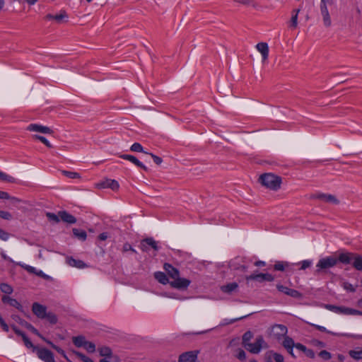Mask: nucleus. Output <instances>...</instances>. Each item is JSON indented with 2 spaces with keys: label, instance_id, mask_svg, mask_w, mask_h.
Segmentation results:
<instances>
[{
  "label": "nucleus",
  "instance_id": "obj_46",
  "mask_svg": "<svg viewBox=\"0 0 362 362\" xmlns=\"http://www.w3.org/2000/svg\"><path fill=\"white\" fill-rule=\"evenodd\" d=\"M83 348L89 353H93L95 351V345L91 341H87Z\"/></svg>",
  "mask_w": 362,
  "mask_h": 362
},
{
  "label": "nucleus",
  "instance_id": "obj_4",
  "mask_svg": "<svg viewBox=\"0 0 362 362\" xmlns=\"http://www.w3.org/2000/svg\"><path fill=\"white\" fill-rule=\"evenodd\" d=\"M267 344L262 336H258L255 343L245 344V349L252 354H259L262 348H266Z\"/></svg>",
  "mask_w": 362,
  "mask_h": 362
},
{
  "label": "nucleus",
  "instance_id": "obj_52",
  "mask_svg": "<svg viewBox=\"0 0 362 362\" xmlns=\"http://www.w3.org/2000/svg\"><path fill=\"white\" fill-rule=\"evenodd\" d=\"M10 236H11V234L9 233L0 228V239L1 240H4V241H6L8 240Z\"/></svg>",
  "mask_w": 362,
  "mask_h": 362
},
{
  "label": "nucleus",
  "instance_id": "obj_25",
  "mask_svg": "<svg viewBox=\"0 0 362 362\" xmlns=\"http://www.w3.org/2000/svg\"><path fill=\"white\" fill-rule=\"evenodd\" d=\"M238 287V284L235 282L230 283L226 285H223L221 287V290L226 293H231L235 291Z\"/></svg>",
  "mask_w": 362,
  "mask_h": 362
},
{
  "label": "nucleus",
  "instance_id": "obj_35",
  "mask_svg": "<svg viewBox=\"0 0 362 362\" xmlns=\"http://www.w3.org/2000/svg\"><path fill=\"white\" fill-rule=\"evenodd\" d=\"M0 181L13 183L16 182V179L13 177L0 171Z\"/></svg>",
  "mask_w": 362,
  "mask_h": 362
},
{
  "label": "nucleus",
  "instance_id": "obj_15",
  "mask_svg": "<svg viewBox=\"0 0 362 362\" xmlns=\"http://www.w3.org/2000/svg\"><path fill=\"white\" fill-rule=\"evenodd\" d=\"M198 353L197 351L185 352L179 356L178 362H194Z\"/></svg>",
  "mask_w": 362,
  "mask_h": 362
},
{
  "label": "nucleus",
  "instance_id": "obj_48",
  "mask_svg": "<svg viewBox=\"0 0 362 362\" xmlns=\"http://www.w3.org/2000/svg\"><path fill=\"white\" fill-rule=\"evenodd\" d=\"M0 218L2 219H4V220L9 221V220L12 219L13 216L10 212L1 210L0 211Z\"/></svg>",
  "mask_w": 362,
  "mask_h": 362
},
{
  "label": "nucleus",
  "instance_id": "obj_43",
  "mask_svg": "<svg viewBox=\"0 0 362 362\" xmlns=\"http://www.w3.org/2000/svg\"><path fill=\"white\" fill-rule=\"evenodd\" d=\"M73 354L78 356L83 362H94L91 358L81 354V352L73 351Z\"/></svg>",
  "mask_w": 362,
  "mask_h": 362
},
{
  "label": "nucleus",
  "instance_id": "obj_38",
  "mask_svg": "<svg viewBox=\"0 0 362 362\" xmlns=\"http://www.w3.org/2000/svg\"><path fill=\"white\" fill-rule=\"evenodd\" d=\"M41 339H42L45 342H46L47 344H49L52 348L55 349L59 354H64V351L59 346L54 345L51 341L46 339L43 336L42 337Z\"/></svg>",
  "mask_w": 362,
  "mask_h": 362
},
{
  "label": "nucleus",
  "instance_id": "obj_10",
  "mask_svg": "<svg viewBox=\"0 0 362 362\" xmlns=\"http://www.w3.org/2000/svg\"><path fill=\"white\" fill-rule=\"evenodd\" d=\"M190 283L191 281L189 279L180 278L179 274L177 278L170 282V284L173 288L185 289L189 286Z\"/></svg>",
  "mask_w": 362,
  "mask_h": 362
},
{
  "label": "nucleus",
  "instance_id": "obj_50",
  "mask_svg": "<svg viewBox=\"0 0 362 362\" xmlns=\"http://www.w3.org/2000/svg\"><path fill=\"white\" fill-rule=\"evenodd\" d=\"M319 356L324 360L327 361L332 358V355L326 350H322L319 353Z\"/></svg>",
  "mask_w": 362,
  "mask_h": 362
},
{
  "label": "nucleus",
  "instance_id": "obj_31",
  "mask_svg": "<svg viewBox=\"0 0 362 362\" xmlns=\"http://www.w3.org/2000/svg\"><path fill=\"white\" fill-rule=\"evenodd\" d=\"M98 352L101 356L112 357L115 356L112 355V350L108 346H102L98 348Z\"/></svg>",
  "mask_w": 362,
  "mask_h": 362
},
{
  "label": "nucleus",
  "instance_id": "obj_58",
  "mask_svg": "<svg viewBox=\"0 0 362 362\" xmlns=\"http://www.w3.org/2000/svg\"><path fill=\"white\" fill-rule=\"evenodd\" d=\"M148 154H149L151 158H153V161L157 164V165H160L163 162V160L160 157L156 156V155H154L151 153H148Z\"/></svg>",
  "mask_w": 362,
  "mask_h": 362
},
{
  "label": "nucleus",
  "instance_id": "obj_9",
  "mask_svg": "<svg viewBox=\"0 0 362 362\" xmlns=\"http://www.w3.org/2000/svg\"><path fill=\"white\" fill-rule=\"evenodd\" d=\"M276 288L279 291L296 299H300L303 297L302 293L297 290L290 288L281 284H277Z\"/></svg>",
  "mask_w": 362,
  "mask_h": 362
},
{
  "label": "nucleus",
  "instance_id": "obj_63",
  "mask_svg": "<svg viewBox=\"0 0 362 362\" xmlns=\"http://www.w3.org/2000/svg\"><path fill=\"white\" fill-rule=\"evenodd\" d=\"M13 330L15 332L16 334L18 336H21L23 338V335H25V333H23L22 331H21L16 326L12 325L11 326Z\"/></svg>",
  "mask_w": 362,
  "mask_h": 362
},
{
  "label": "nucleus",
  "instance_id": "obj_18",
  "mask_svg": "<svg viewBox=\"0 0 362 362\" xmlns=\"http://www.w3.org/2000/svg\"><path fill=\"white\" fill-rule=\"evenodd\" d=\"M256 48L262 54V60L267 59L269 56V46L267 42H259L256 45Z\"/></svg>",
  "mask_w": 362,
  "mask_h": 362
},
{
  "label": "nucleus",
  "instance_id": "obj_28",
  "mask_svg": "<svg viewBox=\"0 0 362 362\" xmlns=\"http://www.w3.org/2000/svg\"><path fill=\"white\" fill-rule=\"evenodd\" d=\"M72 341L76 346L83 347L87 341L86 340L85 337L77 336V337H74L72 338Z\"/></svg>",
  "mask_w": 362,
  "mask_h": 362
},
{
  "label": "nucleus",
  "instance_id": "obj_19",
  "mask_svg": "<svg viewBox=\"0 0 362 362\" xmlns=\"http://www.w3.org/2000/svg\"><path fill=\"white\" fill-rule=\"evenodd\" d=\"M119 157L121 158L129 160L130 162H132L136 166L142 168L143 170H144L146 171L148 170V168L141 162H140L135 156H134L132 155L122 154V155H120Z\"/></svg>",
  "mask_w": 362,
  "mask_h": 362
},
{
  "label": "nucleus",
  "instance_id": "obj_1",
  "mask_svg": "<svg viewBox=\"0 0 362 362\" xmlns=\"http://www.w3.org/2000/svg\"><path fill=\"white\" fill-rule=\"evenodd\" d=\"M259 182L265 187L277 191L281 187V177L273 173H264L259 177Z\"/></svg>",
  "mask_w": 362,
  "mask_h": 362
},
{
  "label": "nucleus",
  "instance_id": "obj_24",
  "mask_svg": "<svg viewBox=\"0 0 362 362\" xmlns=\"http://www.w3.org/2000/svg\"><path fill=\"white\" fill-rule=\"evenodd\" d=\"M353 257H354V253L345 252L339 254L337 259L338 262H340L343 264H349L351 261L353 260Z\"/></svg>",
  "mask_w": 362,
  "mask_h": 362
},
{
  "label": "nucleus",
  "instance_id": "obj_39",
  "mask_svg": "<svg viewBox=\"0 0 362 362\" xmlns=\"http://www.w3.org/2000/svg\"><path fill=\"white\" fill-rule=\"evenodd\" d=\"M0 290L6 294H11L13 292V288L8 284L5 283L0 284Z\"/></svg>",
  "mask_w": 362,
  "mask_h": 362
},
{
  "label": "nucleus",
  "instance_id": "obj_36",
  "mask_svg": "<svg viewBox=\"0 0 362 362\" xmlns=\"http://www.w3.org/2000/svg\"><path fill=\"white\" fill-rule=\"evenodd\" d=\"M253 337V334L250 331L246 332L243 336V345L245 347V344H250V341Z\"/></svg>",
  "mask_w": 362,
  "mask_h": 362
},
{
  "label": "nucleus",
  "instance_id": "obj_37",
  "mask_svg": "<svg viewBox=\"0 0 362 362\" xmlns=\"http://www.w3.org/2000/svg\"><path fill=\"white\" fill-rule=\"evenodd\" d=\"M130 150L133 152H142L146 154L148 153V152L144 151L142 146L139 143H134L131 146Z\"/></svg>",
  "mask_w": 362,
  "mask_h": 362
},
{
  "label": "nucleus",
  "instance_id": "obj_60",
  "mask_svg": "<svg viewBox=\"0 0 362 362\" xmlns=\"http://www.w3.org/2000/svg\"><path fill=\"white\" fill-rule=\"evenodd\" d=\"M312 262L310 260H303L301 262V267L300 269H305L310 267Z\"/></svg>",
  "mask_w": 362,
  "mask_h": 362
},
{
  "label": "nucleus",
  "instance_id": "obj_5",
  "mask_svg": "<svg viewBox=\"0 0 362 362\" xmlns=\"http://www.w3.org/2000/svg\"><path fill=\"white\" fill-rule=\"evenodd\" d=\"M247 282L249 281H255L259 283H263L264 281L272 282L274 280V276L269 273H259V274H252L251 275L247 276L245 277Z\"/></svg>",
  "mask_w": 362,
  "mask_h": 362
},
{
  "label": "nucleus",
  "instance_id": "obj_32",
  "mask_svg": "<svg viewBox=\"0 0 362 362\" xmlns=\"http://www.w3.org/2000/svg\"><path fill=\"white\" fill-rule=\"evenodd\" d=\"M74 235L81 240H85L87 237L86 232L83 230L77 228H73L72 230Z\"/></svg>",
  "mask_w": 362,
  "mask_h": 362
},
{
  "label": "nucleus",
  "instance_id": "obj_49",
  "mask_svg": "<svg viewBox=\"0 0 362 362\" xmlns=\"http://www.w3.org/2000/svg\"><path fill=\"white\" fill-rule=\"evenodd\" d=\"M342 287L350 292H355L356 291V286H354L352 284H351L349 282L344 281L341 284Z\"/></svg>",
  "mask_w": 362,
  "mask_h": 362
},
{
  "label": "nucleus",
  "instance_id": "obj_56",
  "mask_svg": "<svg viewBox=\"0 0 362 362\" xmlns=\"http://www.w3.org/2000/svg\"><path fill=\"white\" fill-rule=\"evenodd\" d=\"M236 357L240 361H245L246 358L245 352L243 349H238Z\"/></svg>",
  "mask_w": 362,
  "mask_h": 362
},
{
  "label": "nucleus",
  "instance_id": "obj_42",
  "mask_svg": "<svg viewBox=\"0 0 362 362\" xmlns=\"http://www.w3.org/2000/svg\"><path fill=\"white\" fill-rule=\"evenodd\" d=\"M349 356L356 360L362 359V350L355 351L351 350L349 352Z\"/></svg>",
  "mask_w": 362,
  "mask_h": 362
},
{
  "label": "nucleus",
  "instance_id": "obj_8",
  "mask_svg": "<svg viewBox=\"0 0 362 362\" xmlns=\"http://www.w3.org/2000/svg\"><path fill=\"white\" fill-rule=\"evenodd\" d=\"M140 248L144 252H148L150 248L153 249L155 251H158L159 250L158 243L152 238H147L141 240L140 243Z\"/></svg>",
  "mask_w": 362,
  "mask_h": 362
},
{
  "label": "nucleus",
  "instance_id": "obj_23",
  "mask_svg": "<svg viewBox=\"0 0 362 362\" xmlns=\"http://www.w3.org/2000/svg\"><path fill=\"white\" fill-rule=\"evenodd\" d=\"M163 267L167 274H168V276L171 277L173 279L177 278V275L180 274L178 269H177L176 268H175L168 263H165Z\"/></svg>",
  "mask_w": 362,
  "mask_h": 362
},
{
  "label": "nucleus",
  "instance_id": "obj_62",
  "mask_svg": "<svg viewBox=\"0 0 362 362\" xmlns=\"http://www.w3.org/2000/svg\"><path fill=\"white\" fill-rule=\"evenodd\" d=\"M304 354L310 358H314L315 356V352L312 349H306Z\"/></svg>",
  "mask_w": 362,
  "mask_h": 362
},
{
  "label": "nucleus",
  "instance_id": "obj_41",
  "mask_svg": "<svg viewBox=\"0 0 362 362\" xmlns=\"http://www.w3.org/2000/svg\"><path fill=\"white\" fill-rule=\"evenodd\" d=\"M46 216L47 217V218L50 221H53L54 223H59V214L57 215L54 213H51V212H47L46 213Z\"/></svg>",
  "mask_w": 362,
  "mask_h": 362
},
{
  "label": "nucleus",
  "instance_id": "obj_6",
  "mask_svg": "<svg viewBox=\"0 0 362 362\" xmlns=\"http://www.w3.org/2000/svg\"><path fill=\"white\" fill-rule=\"evenodd\" d=\"M35 354L44 362H55L53 353L46 348L39 346Z\"/></svg>",
  "mask_w": 362,
  "mask_h": 362
},
{
  "label": "nucleus",
  "instance_id": "obj_2",
  "mask_svg": "<svg viewBox=\"0 0 362 362\" xmlns=\"http://www.w3.org/2000/svg\"><path fill=\"white\" fill-rule=\"evenodd\" d=\"M337 263V258L332 256L322 258L318 261L316 265L317 269L315 274H320L322 271L336 266Z\"/></svg>",
  "mask_w": 362,
  "mask_h": 362
},
{
  "label": "nucleus",
  "instance_id": "obj_21",
  "mask_svg": "<svg viewBox=\"0 0 362 362\" xmlns=\"http://www.w3.org/2000/svg\"><path fill=\"white\" fill-rule=\"evenodd\" d=\"M66 262L71 267H76L78 269H83L87 267V265L80 259H76L71 257H67Z\"/></svg>",
  "mask_w": 362,
  "mask_h": 362
},
{
  "label": "nucleus",
  "instance_id": "obj_54",
  "mask_svg": "<svg viewBox=\"0 0 362 362\" xmlns=\"http://www.w3.org/2000/svg\"><path fill=\"white\" fill-rule=\"evenodd\" d=\"M99 362H119V358L117 356L112 357H105L99 361Z\"/></svg>",
  "mask_w": 362,
  "mask_h": 362
},
{
  "label": "nucleus",
  "instance_id": "obj_20",
  "mask_svg": "<svg viewBox=\"0 0 362 362\" xmlns=\"http://www.w3.org/2000/svg\"><path fill=\"white\" fill-rule=\"evenodd\" d=\"M60 219L67 223L73 224L76 222V218L66 211H59Z\"/></svg>",
  "mask_w": 362,
  "mask_h": 362
},
{
  "label": "nucleus",
  "instance_id": "obj_27",
  "mask_svg": "<svg viewBox=\"0 0 362 362\" xmlns=\"http://www.w3.org/2000/svg\"><path fill=\"white\" fill-rule=\"evenodd\" d=\"M154 277L158 282L162 284H166L169 282L167 276L162 272H155Z\"/></svg>",
  "mask_w": 362,
  "mask_h": 362
},
{
  "label": "nucleus",
  "instance_id": "obj_33",
  "mask_svg": "<svg viewBox=\"0 0 362 362\" xmlns=\"http://www.w3.org/2000/svg\"><path fill=\"white\" fill-rule=\"evenodd\" d=\"M295 343L293 339L289 337H284L282 345L286 349H291L295 346Z\"/></svg>",
  "mask_w": 362,
  "mask_h": 362
},
{
  "label": "nucleus",
  "instance_id": "obj_40",
  "mask_svg": "<svg viewBox=\"0 0 362 362\" xmlns=\"http://www.w3.org/2000/svg\"><path fill=\"white\" fill-rule=\"evenodd\" d=\"M45 319H47L49 321V322L52 325H54L57 322V316L53 313L51 312H47Z\"/></svg>",
  "mask_w": 362,
  "mask_h": 362
},
{
  "label": "nucleus",
  "instance_id": "obj_11",
  "mask_svg": "<svg viewBox=\"0 0 362 362\" xmlns=\"http://www.w3.org/2000/svg\"><path fill=\"white\" fill-rule=\"evenodd\" d=\"M12 318L21 325L22 326H24L28 329H29L30 332H32L33 334L39 337L40 339L42 338V335L38 332V330L35 328L30 323L26 322L25 320L21 319L18 315H13Z\"/></svg>",
  "mask_w": 362,
  "mask_h": 362
},
{
  "label": "nucleus",
  "instance_id": "obj_51",
  "mask_svg": "<svg viewBox=\"0 0 362 362\" xmlns=\"http://www.w3.org/2000/svg\"><path fill=\"white\" fill-rule=\"evenodd\" d=\"M18 265H20L22 268L25 269L29 273L35 274V272H36V269L35 267H33L30 266V265H27V264H21V263H19Z\"/></svg>",
  "mask_w": 362,
  "mask_h": 362
},
{
  "label": "nucleus",
  "instance_id": "obj_22",
  "mask_svg": "<svg viewBox=\"0 0 362 362\" xmlns=\"http://www.w3.org/2000/svg\"><path fill=\"white\" fill-rule=\"evenodd\" d=\"M2 302L4 303H8L11 306L16 308L18 310L23 311V307L22 305L18 302L17 300L14 298H11V297L8 296H4L2 297Z\"/></svg>",
  "mask_w": 362,
  "mask_h": 362
},
{
  "label": "nucleus",
  "instance_id": "obj_53",
  "mask_svg": "<svg viewBox=\"0 0 362 362\" xmlns=\"http://www.w3.org/2000/svg\"><path fill=\"white\" fill-rule=\"evenodd\" d=\"M67 16L65 11H61L60 13L55 15L54 18L57 22H60L62 19L67 18Z\"/></svg>",
  "mask_w": 362,
  "mask_h": 362
},
{
  "label": "nucleus",
  "instance_id": "obj_13",
  "mask_svg": "<svg viewBox=\"0 0 362 362\" xmlns=\"http://www.w3.org/2000/svg\"><path fill=\"white\" fill-rule=\"evenodd\" d=\"M32 311L38 318L45 319L47 308L38 303H34L32 305Z\"/></svg>",
  "mask_w": 362,
  "mask_h": 362
},
{
  "label": "nucleus",
  "instance_id": "obj_57",
  "mask_svg": "<svg viewBox=\"0 0 362 362\" xmlns=\"http://www.w3.org/2000/svg\"><path fill=\"white\" fill-rule=\"evenodd\" d=\"M317 329H318L319 331H321V332H327V333H329V334H332L333 335H338V334L337 333H334L332 332H330L329 330H327L325 327H322V326H320V325H313Z\"/></svg>",
  "mask_w": 362,
  "mask_h": 362
},
{
  "label": "nucleus",
  "instance_id": "obj_61",
  "mask_svg": "<svg viewBox=\"0 0 362 362\" xmlns=\"http://www.w3.org/2000/svg\"><path fill=\"white\" fill-rule=\"evenodd\" d=\"M236 2L245 4V5H252L255 6V4L252 0H234Z\"/></svg>",
  "mask_w": 362,
  "mask_h": 362
},
{
  "label": "nucleus",
  "instance_id": "obj_7",
  "mask_svg": "<svg viewBox=\"0 0 362 362\" xmlns=\"http://www.w3.org/2000/svg\"><path fill=\"white\" fill-rule=\"evenodd\" d=\"M288 332L287 327L283 325H275L271 327L270 329V336L280 339L281 337H284L286 335Z\"/></svg>",
  "mask_w": 362,
  "mask_h": 362
},
{
  "label": "nucleus",
  "instance_id": "obj_34",
  "mask_svg": "<svg viewBox=\"0 0 362 362\" xmlns=\"http://www.w3.org/2000/svg\"><path fill=\"white\" fill-rule=\"evenodd\" d=\"M22 339L25 346L28 349H31L32 351L35 353L39 346L34 345L26 335H23Z\"/></svg>",
  "mask_w": 362,
  "mask_h": 362
},
{
  "label": "nucleus",
  "instance_id": "obj_55",
  "mask_svg": "<svg viewBox=\"0 0 362 362\" xmlns=\"http://www.w3.org/2000/svg\"><path fill=\"white\" fill-rule=\"evenodd\" d=\"M63 173L67 177L72 179L78 178L80 177L78 173L74 172L63 171Z\"/></svg>",
  "mask_w": 362,
  "mask_h": 362
},
{
  "label": "nucleus",
  "instance_id": "obj_3",
  "mask_svg": "<svg viewBox=\"0 0 362 362\" xmlns=\"http://www.w3.org/2000/svg\"><path fill=\"white\" fill-rule=\"evenodd\" d=\"M325 308L329 310L339 314L362 315L361 311L344 306H337L334 305L326 304L325 305Z\"/></svg>",
  "mask_w": 362,
  "mask_h": 362
},
{
  "label": "nucleus",
  "instance_id": "obj_45",
  "mask_svg": "<svg viewBox=\"0 0 362 362\" xmlns=\"http://www.w3.org/2000/svg\"><path fill=\"white\" fill-rule=\"evenodd\" d=\"M33 138L40 141L42 143H43L48 148H52V145L47 141V139L42 136L40 135H34Z\"/></svg>",
  "mask_w": 362,
  "mask_h": 362
},
{
  "label": "nucleus",
  "instance_id": "obj_30",
  "mask_svg": "<svg viewBox=\"0 0 362 362\" xmlns=\"http://www.w3.org/2000/svg\"><path fill=\"white\" fill-rule=\"evenodd\" d=\"M290 267L288 262H276L274 265V269L276 271L284 272Z\"/></svg>",
  "mask_w": 362,
  "mask_h": 362
},
{
  "label": "nucleus",
  "instance_id": "obj_59",
  "mask_svg": "<svg viewBox=\"0 0 362 362\" xmlns=\"http://www.w3.org/2000/svg\"><path fill=\"white\" fill-rule=\"evenodd\" d=\"M122 251L123 252L132 251L135 253L136 252V251L129 243L124 244Z\"/></svg>",
  "mask_w": 362,
  "mask_h": 362
},
{
  "label": "nucleus",
  "instance_id": "obj_26",
  "mask_svg": "<svg viewBox=\"0 0 362 362\" xmlns=\"http://www.w3.org/2000/svg\"><path fill=\"white\" fill-rule=\"evenodd\" d=\"M300 12V9H294L292 11V16L290 21V27L295 29L298 26V16Z\"/></svg>",
  "mask_w": 362,
  "mask_h": 362
},
{
  "label": "nucleus",
  "instance_id": "obj_17",
  "mask_svg": "<svg viewBox=\"0 0 362 362\" xmlns=\"http://www.w3.org/2000/svg\"><path fill=\"white\" fill-rule=\"evenodd\" d=\"M27 130L30 132H37L42 134H52L53 131L48 127L37 124H30L28 126Z\"/></svg>",
  "mask_w": 362,
  "mask_h": 362
},
{
  "label": "nucleus",
  "instance_id": "obj_12",
  "mask_svg": "<svg viewBox=\"0 0 362 362\" xmlns=\"http://www.w3.org/2000/svg\"><path fill=\"white\" fill-rule=\"evenodd\" d=\"M265 362H284V356L274 352V351H268L264 354Z\"/></svg>",
  "mask_w": 362,
  "mask_h": 362
},
{
  "label": "nucleus",
  "instance_id": "obj_64",
  "mask_svg": "<svg viewBox=\"0 0 362 362\" xmlns=\"http://www.w3.org/2000/svg\"><path fill=\"white\" fill-rule=\"evenodd\" d=\"M295 347H296L297 349H298V350H300V351H303V353L305 352V351H306V349H307V347H306L305 346H304L303 344H300V343H297V344H295Z\"/></svg>",
  "mask_w": 362,
  "mask_h": 362
},
{
  "label": "nucleus",
  "instance_id": "obj_44",
  "mask_svg": "<svg viewBox=\"0 0 362 362\" xmlns=\"http://www.w3.org/2000/svg\"><path fill=\"white\" fill-rule=\"evenodd\" d=\"M321 14L322 16L324 25L326 27H329L331 25L332 21H331V18H330V16H329V11L327 12V13H322Z\"/></svg>",
  "mask_w": 362,
  "mask_h": 362
},
{
  "label": "nucleus",
  "instance_id": "obj_29",
  "mask_svg": "<svg viewBox=\"0 0 362 362\" xmlns=\"http://www.w3.org/2000/svg\"><path fill=\"white\" fill-rule=\"evenodd\" d=\"M354 262L353 267L358 271L362 270V257L354 253V257H353Z\"/></svg>",
  "mask_w": 362,
  "mask_h": 362
},
{
  "label": "nucleus",
  "instance_id": "obj_47",
  "mask_svg": "<svg viewBox=\"0 0 362 362\" xmlns=\"http://www.w3.org/2000/svg\"><path fill=\"white\" fill-rule=\"evenodd\" d=\"M0 199H11L13 200L16 202H21V200L19 199L16 198V197H11L7 192H3V191H0Z\"/></svg>",
  "mask_w": 362,
  "mask_h": 362
},
{
  "label": "nucleus",
  "instance_id": "obj_14",
  "mask_svg": "<svg viewBox=\"0 0 362 362\" xmlns=\"http://www.w3.org/2000/svg\"><path fill=\"white\" fill-rule=\"evenodd\" d=\"M96 187L99 189L110 188L112 190H117L119 188V183L115 180L106 179L105 180L96 184Z\"/></svg>",
  "mask_w": 362,
  "mask_h": 362
},
{
  "label": "nucleus",
  "instance_id": "obj_16",
  "mask_svg": "<svg viewBox=\"0 0 362 362\" xmlns=\"http://www.w3.org/2000/svg\"><path fill=\"white\" fill-rule=\"evenodd\" d=\"M313 198L334 204H338L339 203V199L334 195L329 194L319 193L315 195Z\"/></svg>",
  "mask_w": 362,
  "mask_h": 362
}]
</instances>
